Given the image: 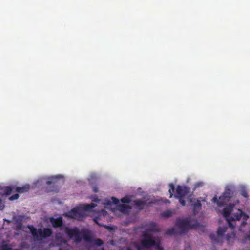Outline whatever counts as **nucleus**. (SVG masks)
Instances as JSON below:
<instances>
[{"label": "nucleus", "mask_w": 250, "mask_h": 250, "mask_svg": "<svg viewBox=\"0 0 250 250\" xmlns=\"http://www.w3.org/2000/svg\"><path fill=\"white\" fill-rule=\"evenodd\" d=\"M243 219L245 220H247L248 219V218H249V216L248 215H247L246 214H245V213H244L243 212V215H242V217Z\"/></svg>", "instance_id": "nucleus-34"}, {"label": "nucleus", "mask_w": 250, "mask_h": 250, "mask_svg": "<svg viewBox=\"0 0 250 250\" xmlns=\"http://www.w3.org/2000/svg\"><path fill=\"white\" fill-rule=\"evenodd\" d=\"M64 215L68 218L82 220L84 217V213L80 207L74 208L70 211L65 213Z\"/></svg>", "instance_id": "nucleus-7"}, {"label": "nucleus", "mask_w": 250, "mask_h": 250, "mask_svg": "<svg viewBox=\"0 0 250 250\" xmlns=\"http://www.w3.org/2000/svg\"><path fill=\"white\" fill-rule=\"evenodd\" d=\"M132 208V207L125 204H121L118 206L117 209L121 212L123 213H127L128 210Z\"/></svg>", "instance_id": "nucleus-11"}, {"label": "nucleus", "mask_w": 250, "mask_h": 250, "mask_svg": "<svg viewBox=\"0 0 250 250\" xmlns=\"http://www.w3.org/2000/svg\"><path fill=\"white\" fill-rule=\"evenodd\" d=\"M158 229L156 228L154 223L150 224L149 228L146 229V232H158Z\"/></svg>", "instance_id": "nucleus-18"}, {"label": "nucleus", "mask_w": 250, "mask_h": 250, "mask_svg": "<svg viewBox=\"0 0 250 250\" xmlns=\"http://www.w3.org/2000/svg\"><path fill=\"white\" fill-rule=\"evenodd\" d=\"M83 238L84 240L87 242H92L93 241L92 236L90 232L88 230H85L83 234Z\"/></svg>", "instance_id": "nucleus-16"}, {"label": "nucleus", "mask_w": 250, "mask_h": 250, "mask_svg": "<svg viewBox=\"0 0 250 250\" xmlns=\"http://www.w3.org/2000/svg\"><path fill=\"white\" fill-rule=\"evenodd\" d=\"M137 249H138V250H140V246H139L137 245Z\"/></svg>", "instance_id": "nucleus-37"}, {"label": "nucleus", "mask_w": 250, "mask_h": 250, "mask_svg": "<svg viewBox=\"0 0 250 250\" xmlns=\"http://www.w3.org/2000/svg\"><path fill=\"white\" fill-rule=\"evenodd\" d=\"M28 228L34 240L37 241H42L43 239L50 237L52 234L51 229L48 228L37 229L33 226H29Z\"/></svg>", "instance_id": "nucleus-2"}, {"label": "nucleus", "mask_w": 250, "mask_h": 250, "mask_svg": "<svg viewBox=\"0 0 250 250\" xmlns=\"http://www.w3.org/2000/svg\"><path fill=\"white\" fill-rule=\"evenodd\" d=\"M93 191L95 193H97L98 192V188L96 187H93Z\"/></svg>", "instance_id": "nucleus-35"}, {"label": "nucleus", "mask_w": 250, "mask_h": 250, "mask_svg": "<svg viewBox=\"0 0 250 250\" xmlns=\"http://www.w3.org/2000/svg\"><path fill=\"white\" fill-rule=\"evenodd\" d=\"M49 220L52 227L54 228L61 227L63 224V219L62 217H59L57 218L51 217L50 218Z\"/></svg>", "instance_id": "nucleus-10"}, {"label": "nucleus", "mask_w": 250, "mask_h": 250, "mask_svg": "<svg viewBox=\"0 0 250 250\" xmlns=\"http://www.w3.org/2000/svg\"><path fill=\"white\" fill-rule=\"evenodd\" d=\"M172 214V212L170 210H167L161 214V216L163 217H169Z\"/></svg>", "instance_id": "nucleus-23"}, {"label": "nucleus", "mask_w": 250, "mask_h": 250, "mask_svg": "<svg viewBox=\"0 0 250 250\" xmlns=\"http://www.w3.org/2000/svg\"><path fill=\"white\" fill-rule=\"evenodd\" d=\"M121 202L124 203H129L131 202V199L129 196H125L121 200Z\"/></svg>", "instance_id": "nucleus-25"}, {"label": "nucleus", "mask_w": 250, "mask_h": 250, "mask_svg": "<svg viewBox=\"0 0 250 250\" xmlns=\"http://www.w3.org/2000/svg\"><path fill=\"white\" fill-rule=\"evenodd\" d=\"M19 197V195L17 193L9 197V200L13 201L14 200L18 199Z\"/></svg>", "instance_id": "nucleus-29"}, {"label": "nucleus", "mask_w": 250, "mask_h": 250, "mask_svg": "<svg viewBox=\"0 0 250 250\" xmlns=\"http://www.w3.org/2000/svg\"><path fill=\"white\" fill-rule=\"evenodd\" d=\"M2 202V200L1 199H0V203H1Z\"/></svg>", "instance_id": "nucleus-39"}, {"label": "nucleus", "mask_w": 250, "mask_h": 250, "mask_svg": "<svg viewBox=\"0 0 250 250\" xmlns=\"http://www.w3.org/2000/svg\"><path fill=\"white\" fill-rule=\"evenodd\" d=\"M13 190V188L10 186H7L5 188L4 193L7 195H10Z\"/></svg>", "instance_id": "nucleus-24"}, {"label": "nucleus", "mask_w": 250, "mask_h": 250, "mask_svg": "<svg viewBox=\"0 0 250 250\" xmlns=\"http://www.w3.org/2000/svg\"><path fill=\"white\" fill-rule=\"evenodd\" d=\"M99 200L98 199H97V200H94V201H98Z\"/></svg>", "instance_id": "nucleus-41"}, {"label": "nucleus", "mask_w": 250, "mask_h": 250, "mask_svg": "<svg viewBox=\"0 0 250 250\" xmlns=\"http://www.w3.org/2000/svg\"><path fill=\"white\" fill-rule=\"evenodd\" d=\"M61 177L60 175L50 177L48 178L46 183L48 185L46 188L47 192H58L59 189V181Z\"/></svg>", "instance_id": "nucleus-4"}, {"label": "nucleus", "mask_w": 250, "mask_h": 250, "mask_svg": "<svg viewBox=\"0 0 250 250\" xmlns=\"http://www.w3.org/2000/svg\"><path fill=\"white\" fill-rule=\"evenodd\" d=\"M64 232L70 239H74L76 243H80L82 241L81 233L77 227L70 228L66 226Z\"/></svg>", "instance_id": "nucleus-6"}, {"label": "nucleus", "mask_w": 250, "mask_h": 250, "mask_svg": "<svg viewBox=\"0 0 250 250\" xmlns=\"http://www.w3.org/2000/svg\"><path fill=\"white\" fill-rule=\"evenodd\" d=\"M111 200L112 201V202L115 205H118L119 203V200L116 197H112L111 198Z\"/></svg>", "instance_id": "nucleus-32"}, {"label": "nucleus", "mask_w": 250, "mask_h": 250, "mask_svg": "<svg viewBox=\"0 0 250 250\" xmlns=\"http://www.w3.org/2000/svg\"><path fill=\"white\" fill-rule=\"evenodd\" d=\"M166 233L167 235H175L177 234V232H176V229L174 228H171L168 229H167L166 232Z\"/></svg>", "instance_id": "nucleus-20"}, {"label": "nucleus", "mask_w": 250, "mask_h": 250, "mask_svg": "<svg viewBox=\"0 0 250 250\" xmlns=\"http://www.w3.org/2000/svg\"><path fill=\"white\" fill-rule=\"evenodd\" d=\"M55 240L60 245L67 243V241L63 237L60 233L56 235Z\"/></svg>", "instance_id": "nucleus-15"}, {"label": "nucleus", "mask_w": 250, "mask_h": 250, "mask_svg": "<svg viewBox=\"0 0 250 250\" xmlns=\"http://www.w3.org/2000/svg\"><path fill=\"white\" fill-rule=\"evenodd\" d=\"M202 205L200 201H197L193 204V212L194 215L197 214L201 209Z\"/></svg>", "instance_id": "nucleus-12"}, {"label": "nucleus", "mask_w": 250, "mask_h": 250, "mask_svg": "<svg viewBox=\"0 0 250 250\" xmlns=\"http://www.w3.org/2000/svg\"><path fill=\"white\" fill-rule=\"evenodd\" d=\"M92 242H93L94 245L97 246H101L104 244L103 241L99 238L96 239Z\"/></svg>", "instance_id": "nucleus-22"}, {"label": "nucleus", "mask_w": 250, "mask_h": 250, "mask_svg": "<svg viewBox=\"0 0 250 250\" xmlns=\"http://www.w3.org/2000/svg\"><path fill=\"white\" fill-rule=\"evenodd\" d=\"M212 201H213L214 203H216L218 206H223L224 205V204H220L219 203L221 202L220 197L219 198V199H218L216 196H215L213 198Z\"/></svg>", "instance_id": "nucleus-26"}, {"label": "nucleus", "mask_w": 250, "mask_h": 250, "mask_svg": "<svg viewBox=\"0 0 250 250\" xmlns=\"http://www.w3.org/2000/svg\"><path fill=\"white\" fill-rule=\"evenodd\" d=\"M241 195L246 198H248L249 197L247 190L246 188H243L241 190Z\"/></svg>", "instance_id": "nucleus-27"}, {"label": "nucleus", "mask_w": 250, "mask_h": 250, "mask_svg": "<svg viewBox=\"0 0 250 250\" xmlns=\"http://www.w3.org/2000/svg\"><path fill=\"white\" fill-rule=\"evenodd\" d=\"M29 186L28 185H25L22 187H17L16 188V191L19 193H22L28 191L29 189Z\"/></svg>", "instance_id": "nucleus-17"}, {"label": "nucleus", "mask_w": 250, "mask_h": 250, "mask_svg": "<svg viewBox=\"0 0 250 250\" xmlns=\"http://www.w3.org/2000/svg\"><path fill=\"white\" fill-rule=\"evenodd\" d=\"M235 205L229 204L223 210L222 214L228 222L229 226L234 228L235 226L231 223V221L240 220L243 215V211L239 209L234 211Z\"/></svg>", "instance_id": "nucleus-1"}, {"label": "nucleus", "mask_w": 250, "mask_h": 250, "mask_svg": "<svg viewBox=\"0 0 250 250\" xmlns=\"http://www.w3.org/2000/svg\"><path fill=\"white\" fill-rule=\"evenodd\" d=\"M233 196V191L232 189V188L229 186H227L225 188V191L220 197L221 202L219 203L220 204H224V205L229 202L230 199Z\"/></svg>", "instance_id": "nucleus-9"}, {"label": "nucleus", "mask_w": 250, "mask_h": 250, "mask_svg": "<svg viewBox=\"0 0 250 250\" xmlns=\"http://www.w3.org/2000/svg\"><path fill=\"white\" fill-rule=\"evenodd\" d=\"M226 231V228L220 227H219L217 231V235L219 237H222L224 235Z\"/></svg>", "instance_id": "nucleus-19"}, {"label": "nucleus", "mask_w": 250, "mask_h": 250, "mask_svg": "<svg viewBox=\"0 0 250 250\" xmlns=\"http://www.w3.org/2000/svg\"><path fill=\"white\" fill-rule=\"evenodd\" d=\"M190 191V188L186 186H181L178 185L176 189V194L174 197L176 199H178L180 203L182 206H185L186 205V201L184 200L185 197L188 194Z\"/></svg>", "instance_id": "nucleus-5"}, {"label": "nucleus", "mask_w": 250, "mask_h": 250, "mask_svg": "<svg viewBox=\"0 0 250 250\" xmlns=\"http://www.w3.org/2000/svg\"><path fill=\"white\" fill-rule=\"evenodd\" d=\"M203 185H204V183L202 182H197L195 184V185H194L195 188H199L200 187H202L203 186Z\"/></svg>", "instance_id": "nucleus-31"}, {"label": "nucleus", "mask_w": 250, "mask_h": 250, "mask_svg": "<svg viewBox=\"0 0 250 250\" xmlns=\"http://www.w3.org/2000/svg\"><path fill=\"white\" fill-rule=\"evenodd\" d=\"M210 238L212 239V240H214L215 239V236L214 234H211L210 235Z\"/></svg>", "instance_id": "nucleus-36"}, {"label": "nucleus", "mask_w": 250, "mask_h": 250, "mask_svg": "<svg viewBox=\"0 0 250 250\" xmlns=\"http://www.w3.org/2000/svg\"><path fill=\"white\" fill-rule=\"evenodd\" d=\"M175 225L179 229V233L180 234L185 233L190 229L195 228L198 226V224L197 222L191 224V219L188 217L177 219Z\"/></svg>", "instance_id": "nucleus-3"}, {"label": "nucleus", "mask_w": 250, "mask_h": 250, "mask_svg": "<svg viewBox=\"0 0 250 250\" xmlns=\"http://www.w3.org/2000/svg\"><path fill=\"white\" fill-rule=\"evenodd\" d=\"M143 239L141 240V244L144 248H150L156 244V241L147 232L143 233Z\"/></svg>", "instance_id": "nucleus-8"}, {"label": "nucleus", "mask_w": 250, "mask_h": 250, "mask_svg": "<svg viewBox=\"0 0 250 250\" xmlns=\"http://www.w3.org/2000/svg\"><path fill=\"white\" fill-rule=\"evenodd\" d=\"M96 206V205L94 203H91L89 204L83 205L81 207V208L83 209V212L84 211H90L92 209Z\"/></svg>", "instance_id": "nucleus-13"}, {"label": "nucleus", "mask_w": 250, "mask_h": 250, "mask_svg": "<svg viewBox=\"0 0 250 250\" xmlns=\"http://www.w3.org/2000/svg\"><path fill=\"white\" fill-rule=\"evenodd\" d=\"M94 221H95V222L96 223L98 224V223L97 222V221H96V219H94Z\"/></svg>", "instance_id": "nucleus-40"}, {"label": "nucleus", "mask_w": 250, "mask_h": 250, "mask_svg": "<svg viewBox=\"0 0 250 250\" xmlns=\"http://www.w3.org/2000/svg\"><path fill=\"white\" fill-rule=\"evenodd\" d=\"M155 248L157 250H163V247L161 246L160 244L159 243H157L155 245Z\"/></svg>", "instance_id": "nucleus-33"}, {"label": "nucleus", "mask_w": 250, "mask_h": 250, "mask_svg": "<svg viewBox=\"0 0 250 250\" xmlns=\"http://www.w3.org/2000/svg\"><path fill=\"white\" fill-rule=\"evenodd\" d=\"M11 248L7 244H4L1 246L0 250H11Z\"/></svg>", "instance_id": "nucleus-28"}, {"label": "nucleus", "mask_w": 250, "mask_h": 250, "mask_svg": "<svg viewBox=\"0 0 250 250\" xmlns=\"http://www.w3.org/2000/svg\"><path fill=\"white\" fill-rule=\"evenodd\" d=\"M127 250H132L130 248H128Z\"/></svg>", "instance_id": "nucleus-38"}, {"label": "nucleus", "mask_w": 250, "mask_h": 250, "mask_svg": "<svg viewBox=\"0 0 250 250\" xmlns=\"http://www.w3.org/2000/svg\"><path fill=\"white\" fill-rule=\"evenodd\" d=\"M133 203L134 205L137 207L138 209L139 210H142L143 209L144 207L146 205V203L145 201H143L141 199L135 200L133 201Z\"/></svg>", "instance_id": "nucleus-14"}, {"label": "nucleus", "mask_w": 250, "mask_h": 250, "mask_svg": "<svg viewBox=\"0 0 250 250\" xmlns=\"http://www.w3.org/2000/svg\"><path fill=\"white\" fill-rule=\"evenodd\" d=\"M235 234L234 233H228L226 235V239L227 241H229L232 237V236H234Z\"/></svg>", "instance_id": "nucleus-30"}, {"label": "nucleus", "mask_w": 250, "mask_h": 250, "mask_svg": "<svg viewBox=\"0 0 250 250\" xmlns=\"http://www.w3.org/2000/svg\"><path fill=\"white\" fill-rule=\"evenodd\" d=\"M170 188L169 189V193L170 194L169 198H171L173 196V193L175 190V187L173 184L170 183L169 185Z\"/></svg>", "instance_id": "nucleus-21"}]
</instances>
